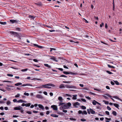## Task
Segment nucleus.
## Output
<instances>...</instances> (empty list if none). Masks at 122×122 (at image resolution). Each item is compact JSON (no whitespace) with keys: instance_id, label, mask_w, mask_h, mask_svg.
Segmentation results:
<instances>
[{"instance_id":"obj_32","label":"nucleus","mask_w":122,"mask_h":122,"mask_svg":"<svg viewBox=\"0 0 122 122\" xmlns=\"http://www.w3.org/2000/svg\"><path fill=\"white\" fill-rule=\"evenodd\" d=\"M69 119L70 120H72V121H76V119L72 117H71V118H70Z\"/></svg>"},{"instance_id":"obj_8","label":"nucleus","mask_w":122,"mask_h":122,"mask_svg":"<svg viewBox=\"0 0 122 122\" xmlns=\"http://www.w3.org/2000/svg\"><path fill=\"white\" fill-rule=\"evenodd\" d=\"M73 106L77 108L78 107L77 106H78L80 105L79 103L78 102H76L75 103H72Z\"/></svg>"},{"instance_id":"obj_27","label":"nucleus","mask_w":122,"mask_h":122,"mask_svg":"<svg viewBox=\"0 0 122 122\" xmlns=\"http://www.w3.org/2000/svg\"><path fill=\"white\" fill-rule=\"evenodd\" d=\"M107 66L108 67L110 68H115V67L114 66H111V65H108Z\"/></svg>"},{"instance_id":"obj_18","label":"nucleus","mask_w":122,"mask_h":122,"mask_svg":"<svg viewBox=\"0 0 122 122\" xmlns=\"http://www.w3.org/2000/svg\"><path fill=\"white\" fill-rule=\"evenodd\" d=\"M65 87V86L63 84H61L59 86V88H63Z\"/></svg>"},{"instance_id":"obj_37","label":"nucleus","mask_w":122,"mask_h":122,"mask_svg":"<svg viewBox=\"0 0 122 122\" xmlns=\"http://www.w3.org/2000/svg\"><path fill=\"white\" fill-rule=\"evenodd\" d=\"M106 72L108 74H113V73L112 72H111L108 71H107Z\"/></svg>"},{"instance_id":"obj_1","label":"nucleus","mask_w":122,"mask_h":122,"mask_svg":"<svg viewBox=\"0 0 122 122\" xmlns=\"http://www.w3.org/2000/svg\"><path fill=\"white\" fill-rule=\"evenodd\" d=\"M58 103L59 104V106H61L60 107V109L61 110L68 109L71 105V103L70 102L68 103L60 102Z\"/></svg>"},{"instance_id":"obj_57","label":"nucleus","mask_w":122,"mask_h":122,"mask_svg":"<svg viewBox=\"0 0 122 122\" xmlns=\"http://www.w3.org/2000/svg\"><path fill=\"white\" fill-rule=\"evenodd\" d=\"M81 100L83 102H86V100L84 99L83 98H81Z\"/></svg>"},{"instance_id":"obj_2","label":"nucleus","mask_w":122,"mask_h":122,"mask_svg":"<svg viewBox=\"0 0 122 122\" xmlns=\"http://www.w3.org/2000/svg\"><path fill=\"white\" fill-rule=\"evenodd\" d=\"M49 86L55 87V86L51 83L48 84L46 85H42L41 86V88H45L50 89L51 88V87Z\"/></svg>"},{"instance_id":"obj_59","label":"nucleus","mask_w":122,"mask_h":122,"mask_svg":"<svg viewBox=\"0 0 122 122\" xmlns=\"http://www.w3.org/2000/svg\"><path fill=\"white\" fill-rule=\"evenodd\" d=\"M63 82L65 83H70V81H63Z\"/></svg>"},{"instance_id":"obj_25","label":"nucleus","mask_w":122,"mask_h":122,"mask_svg":"<svg viewBox=\"0 0 122 122\" xmlns=\"http://www.w3.org/2000/svg\"><path fill=\"white\" fill-rule=\"evenodd\" d=\"M112 4L113 5V10L114 11L115 10L114 0H113Z\"/></svg>"},{"instance_id":"obj_26","label":"nucleus","mask_w":122,"mask_h":122,"mask_svg":"<svg viewBox=\"0 0 122 122\" xmlns=\"http://www.w3.org/2000/svg\"><path fill=\"white\" fill-rule=\"evenodd\" d=\"M63 72L65 74H70V72H69L64 71Z\"/></svg>"},{"instance_id":"obj_51","label":"nucleus","mask_w":122,"mask_h":122,"mask_svg":"<svg viewBox=\"0 0 122 122\" xmlns=\"http://www.w3.org/2000/svg\"><path fill=\"white\" fill-rule=\"evenodd\" d=\"M107 109L108 110H111V108L110 107H109V106H107Z\"/></svg>"},{"instance_id":"obj_33","label":"nucleus","mask_w":122,"mask_h":122,"mask_svg":"<svg viewBox=\"0 0 122 122\" xmlns=\"http://www.w3.org/2000/svg\"><path fill=\"white\" fill-rule=\"evenodd\" d=\"M20 95L19 93H18L15 96V97L16 98L19 97L20 96Z\"/></svg>"},{"instance_id":"obj_47","label":"nucleus","mask_w":122,"mask_h":122,"mask_svg":"<svg viewBox=\"0 0 122 122\" xmlns=\"http://www.w3.org/2000/svg\"><path fill=\"white\" fill-rule=\"evenodd\" d=\"M106 95H107V96H108V97H110V98L112 100V99H113L112 98V96L109 95V94H106Z\"/></svg>"},{"instance_id":"obj_20","label":"nucleus","mask_w":122,"mask_h":122,"mask_svg":"<svg viewBox=\"0 0 122 122\" xmlns=\"http://www.w3.org/2000/svg\"><path fill=\"white\" fill-rule=\"evenodd\" d=\"M51 116L52 117H58V116L56 114H51Z\"/></svg>"},{"instance_id":"obj_31","label":"nucleus","mask_w":122,"mask_h":122,"mask_svg":"<svg viewBox=\"0 0 122 122\" xmlns=\"http://www.w3.org/2000/svg\"><path fill=\"white\" fill-rule=\"evenodd\" d=\"M49 31L51 32H54L55 31H56V32H58L59 31V30H50Z\"/></svg>"},{"instance_id":"obj_38","label":"nucleus","mask_w":122,"mask_h":122,"mask_svg":"<svg viewBox=\"0 0 122 122\" xmlns=\"http://www.w3.org/2000/svg\"><path fill=\"white\" fill-rule=\"evenodd\" d=\"M23 100H22L21 99H20V100L17 101V102H18V103H23Z\"/></svg>"},{"instance_id":"obj_63","label":"nucleus","mask_w":122,"mask_h":122,"mask_svg":"<svg viewBox=\"0 0 122 122\" xmlns=\"http://www.w3.org/2000/svg\"><path fill=\"white\" fill-rule=\"evenodd\" d=\"M111 83L112 85H114L115 84L114 82H113L112 81H111Z\"/></svg>"},{"instance_id":"obj_56","label":"nucleus","mask_w":122,"mask_h":122,"mask_svg":"<svg viewBox=\"0 0 122 122\" xmlns=\"http://www.w3.org/2000/svg\"><path fill=\"white\" fill-rule=\"evenodd\" d=\"M13 101L14 102H17V99H14L13 100Z\"/></svg>"},{"instance_id":"obj_29","label":"nucleus","mask_w":122,"mask_h":122,"mask_svg":"<svg viewBox=\"0 0 122 122\" xmlns=\"http://www.w3.org/2000/svg\"><path fill=\"white\" fill-rule=\"evenodd\" d=\"M30 105L31 103H26L25 104V106L26 107H29L30 106Z\"/></svg>"},{"instance_id":"obj_45","label":"nucleus","mask_w":122,"mask_h":122,"mask_svg":"<svg viewBox=\"0 0 122 122\" xmlns=\"http://www.w3.org/2000/svg\"><path fill=\"white\" fill-rule=\"evenodd\" d=\"M106 95H107V96H108V97H110V98L112 100V99H113L112 98V96L109 95V94H106Z\"/></svg>"},{"instance_id":"obj_46","label":"nucleus","mask_w":122,"mask_h":122,"mask_svg":"<svg viewBox=\"0 0 122 122\" xmlns=\"http://www.w3.org/2000/svg\"><path fill=\"white\" fill-rule=\"evenodd\" d=\"M106 95H107V96H108V97H110V98L112 100V99H113L112 98V96L109 95V94H106Z\"/></svg>"},{"instance_id":"obj_43","label":"nucleus","mask_w":122,"mask_h":122,"mask_svg":"<svg viewBox=\"0 0 122 122\" xmlns=\"http://www.w3.org/2000/svg\"><path fill=\"white\" fill-rule=\"evenodd\" d=\"M24 95H25L28 96L29 95V94L28 93L25 92L24 93Z\"/></svg>"},{"instance_id":"obj_53","label":"nucleus","mask_w":122,"mask_h":122,"mask_svg":"<svg viewBox=\"0 0 122 122\" xmlns=\"http://www.w3.org/2000/svg\"><path fill=\"white\" fill-rule=\"evenodd\" d=\"M11 103L10 101H8L6 102V104L7 105H9Z\"/></svg>"},{"instance_id":"obj_42","label":"nucleus","mask_w":122,"mask_h":122,"mask_svg":"<svg viewBox=\"0 0 122 122\" xmlns=\"http://www.w3.org/2000/svg\"><path fill=\"white\" fill-rule=\"evenodd\" d=\"M40 80V81L41 80V79H38V78L36 79V78H33V79H31V80Z\"/></svg>"},{"instance_id":"obj_36","label":"nucleus","mask_w":122,"mask_h":122,"mask_svg":"<svg viewBox=\"0 0 122 122\" xmlns=\"http://www.w3.org/2000/svg\"><path fill=\"white\" fill-rule=\"evenodd\" d=\"M115 84L117 85H119V83L118 82V81H113Z\"/></svg>"},{"instance_id":"obj_28","label":"nucleus","mask_w":122,"mask_h":122,"mask_svg":"<svg viewBox=\"0 0 122 122\" xmlns=\"http://www.w3.org/2000/svg\"><path fill=\"white\" fill-rule=\"evenodd\" d=\"M10 22H12L13 23H14L16 22V21L14 20H10Z\"/></svg>"},{"instance_id":"obj_10","label":"nucleus","mask_w":122,"mask_h":122,"mask_svg":"<svg viewBox=\"0 0 122 122\" xmlns=\"http://www.w3.org/2000/svg\"><path fill=\"white\" fill-rule=\"evenodd\" d=\"M32 86V85L30 83H27L26 84H23L22 85L20 86Z\"/></svg>"},{"instance_id":"obj_41","label":"nucleus","mask_w":122,"mask_h":122,"mask_svg":"<svg viewBox=\"0 0 122 122\" xmlns=\"http://www.w3.org/2000/svg\"><path fill=\"white\" fill-rule=\"evenodd\" d=\"M70 74L73 75H75L77 74L76 73H75L72 72H70Z\"/></svg>"},{"instance_id":"obj_24","label":"nucleus","mask_w":122,"mask_h":122,"mask_svg":"<svg viewBox=\"0 0 122 122\" xmlns=\"http://www.w3.org/2000/svg\"><path fill=\"white\" fill-rule=\"evenodd\" d=\"M112 114L114 116H116L117 115V113L115 111H113L112 112Z\"/></svg>"},{"instance_id":"obj_17","label":"nucleus","mask_w":122,"mask_h":122,"mask_svg":"<svg viewBox=\"0 0 122 122\" xmlns=\"http://www.w3.org/2000/svg\"><path fill=\"white\" fill-rule=\"evenodd\" d=\"M72 96L73 97L72 98L73 100H76L77 99V95H73Z\"/></svg>"},{"instance_id":"obj_44","label":"nucleus","mask_w":122,"mask_h":122,"mask_svg":"<svg viewBox=\"0 0 122 122\" xmlns=\"http://www.w3.org/2000/svg\"><path fill=\"white\" fill-rule=\"evenodd\" d=\"M106 95H107V96H108V97H110V98L112 100V99H113L112 98V96L109 95V94H106Z\"/></svg>"},{"instance_id":"obj_11","label":"nucleus","mask_w":122,"mask_h":122,"mask_svg":"<svg viewBox=\"0 0 122 122\" xmlns=\"http://www.w3.org/2000/svg\"><path fill=\"white\" fill-rule=\"evenodd\" d=\"M38 106L39 108L41 109L42 110H44V108L43 106L41 104H39L38 105Z\"/></svg>"},{"instance_id":"obj_35","label":"nucleus","mask_w":122,"mask_h":122,"mask_svg":"<svg viewBox=\"0 0 122 122\" xmlns=\"http://www.w3.org/2000/svg\"><path fill=\"white\" fill-rule=\"evenodd\" d=\"M6 22H3L0 21V24L2 25H5L6 24Z\"/></svg>"},{"instance_id":"obj_5","label":"nucleus","mask_w":122,"mask_h":122,"mask_svg":"<svg viewBox=\"0 0 122 122\" xmlns=\"http://www.w3.org/2000/svg\"><path fill=\"white\" fill-rule=\"evenodd\" d=\"M65 87L67 88H73L76 89L77 88L74 85H65Z\"/></svg>"},{"instance_id":"obj_15","label":"nucleus","mask_w":122,"mask_h":122,"mask_svg":"<svg viewBox=\"0 0 122 122\" xmlns=\"http://www.w3.org/2000/svg\"><path fill=\"white\" fill-rule=\"evenodd\" d=\"M36 97L37 98H43V97L40 94H37Z\"/></svg>"},{"instance_id":"obj_22","label":"nucleus","mask_w":122,"mask_h":122,"mask_svg":"<svg viewBox=\"0 0 122 122\" xmlns=\"http://www.w3.org/2000/svg\"><path fill=\"white\" fill-rule=\"evenodd\" d=\"M22 83L20 82H18L17 83L15 84V86H19L21 85L22 84Z\"/></svg>"},{"instance_id":"obj_23","label":"nucleus","mask_w":122,"mask_h":122,"mask_svg":"<svg viewBox=\"0 0 122 122\" xmlns=\"http://www.w3.org/2000/svg\"><path fill=\"white\" fill-rule=\"evenodd\" d=\"M113 105L114 106L118 108L119 107V105L118 104H117V103H114Z\"/></svg>"},{"instance_id":"obj_3","label":"nucleus","mask_w":122,"mask_h":122,"mask_svg":"<svg viewBox=\"0 0 122 122\" xmlns=\"http://www.w3.org/2000/svg\"><path fill=\"white\" fill-rule=\"evenodd\" d=\"M23 108L20 106L18 107H14V109L15 110H20L21 113H24V110L22 109Z\"/></svg>"},{"instance_id":"obj_58","label":"nucleus","mask_w":122,"mask_h":122,"mask_svg":"<svg viewBox=\"0 0 122 122\" xmlns=\"http://www.w3.org/2000/svg\"><path fill=\"white\" fill-rule=\"evenodd\" d=\"M33 61L36 62H38V60L37 59H34L33 60Z\"/></svg>"},{"instance_id":"obj_30","label":"nucleus","mask_w":122,"mask_h":122,"mask_svg":"<svg viewBox=\"0 0 122 122\" xmlns=\"http://www.w3.org/2000/svg\"><path fill=\"white\" fill-rule=\"evenodd\" d=\"M94 89L95 90L99 92H102V90H101V89H96L95 88H94Z\"/></svg>"},{"instance_id":"obj_52","label":"nucleus","mask_w":122,"mask_h":122,"mask_svg":"<svg viewBox=\"0 0 122 122\" xmlns=\"http://www.w3.org/2000/svg\"><path fill=\"white\" fill-rule=\"evenodd\" d=\"M26 113L29 114H31V112L30 111H28L26 112Z\"/></svg>"},{"instance_id":"obj_14","label":"nucleus","mask_w":122,"mask_h":122,"mask_svg":"<svg viewBox=\"0 0 122 122\" xmlns=\"http://www.w3.org/2000/svg\"><path fill=\"white\" fill-rule=\"evenodd\" d=\"M51 57L50 58V59L53 60L57 62V60L56 59V58L54 56H51Z\"/></svg>"},{"instance_id":"obj_4","label":"nucleus","mask_w":122,"mask_h":122,"mask_svg":"<svg viewBox=\"0 0 122 122\" xmlns=\"http://www.w3.org/2000/svg\"><path fill=\"white\" fill-rule=\"evenodd\" d=\"M87 113L89 114H90L91 113L92 114H95V111L91 108H90L89 109H87Z\"/></svg>"},{"instance_id":"obj_7","label":"nucleus","mask_w":122,"mask_h":122,"mask_svg":"<svg viewBox=\"0 0 122 122\" xmlns=\"http://www.w3.org/2000/svg\"><path fill=\"white\" fill-rule=\"evenodd\" d=\"M51 107L53 109L55 110H57L58 108L57 106L56 105H52L51 106Z\"/></svg>"},{"instance_id":"obj_19","label":"nucleus","mask_w":122,"mask_h":122,"mask_svg":"<svg viewBox=\"0 0 122 122\" xmlns=\"http://www.w3.org/2000/svg\"><path fill=\"white\" fill-rule=\"evenodd\" d=\"M105 119L107 120L105 121L106 122H109V121H110L111 120V118H108L107 117H106L105 118Z\"/></svg>"},{"instance_id":"obj_40","label":"nucleus","mask_w":122,"mask_h":122,"mask_svg":"<svg viewBox=\"0 0 122 122\" xmlns=\"http://www.w3.org/2000/svg\"><path fill=\"white\" fill-rule=\"evenodd\" d=\"M7 75L11 77L13 76V75L12 74H7Z\"/></svg>"},{"instance_id":"obj_12","label":"nucleus","mask_w":122,"mask_h":122,"mask_svg":"<svg viewBox=\"0 0 122 122\" xmlns=\"http://www.w3.org/2000/svg\"><path fill=\"white\" fill-rule=\"evenodd\" d=\"M58 99L61 102H62L63 100V99L62 97L61 96H59L58 97Z\"/></svg>"},{"instance_id":"obj_16","label":"nucleus","mask_w":122,"mask_h":122,"mask_svg":"<svg viewBox=\"0 0 122 122\" xmlns=\"http://www.w3.org/2000/svg\"><path fill=\"white\" fill-rule=\"evenodd\" d=\"M35 4L37 5H39L40 6H42V4L41 2L35 3Z\"/></svg>"},{"instance_id":"obj_13","label":"nucleus","mask_w":122,"mask_h":122,"mask_svg":"<svg viewBox=\"0 0 122 122\" xmlns=\"http://www.w3.org/2000/svg\"><path fill=\"white\" fill-rule=\"evenodd\" d=\"M113 97L114 98L117 99L118 100H120L122 102V99L119 98V97L117 96H114Z\"/></svg>"},{"instance_id":"obj_55","label":"nucleus","mask_w":122,"mask_h":122,"mask_svg":"<svg viewBox=\"0 0 122 122\" xmlns=\"http://www.w3.org/2000/svg\"><path fill=\"white\" fill-rule=\"evenodd\" d=\"M104 25V23L103 22L100 25V27H102V26Z\"/></svg>"},{"instance_id":"obj_64","label":"nucleus","mask_w":122,"mask_h":122,"mask_svg":"<svg viewBox=\"0 0 122 122\" xmlns=\"http://www.w3.org/2000/svg\"><path fill=\"white\" fill-rule=\"evenodd\" d=\"M0 109L1 110H3L4 109V107L3 106H1L0 107Z\"/></svg>"},{"instance_id":"obj_9","label":"nucleus","mask_w":122,"mask_h":122,"mask_svg":"<svg viewBox=\"0 0 122 122\" xmlns=\"http://www.w3.org/2000/svg\"><path fill=\"white\" fill-rule=\"evenodd\" d=\"M92 103L94 105H96V104H97L99 105H101L98 102H97L95 100H93L92 102Z\"/></svg>"},{"instance_id":"obj_62","label":"nucleus","mask_w":122,"mask_h":122,"mask_svg":"<svg viewBox=\"0 0 122 122\" xmlns=\"http://www.w3.org/2000/svg\"><path fill=\"white\" fill-rule=\"evenodd\" d=\"M43 93L45 95H47V93L46 92H44Z\"/></svg>"},{"instance_id":"obj_34","label":"nucleus","mask_w":122,"mask_h":122,"mask_svg":"<svg viewBox=\"0 0 122 122\" xmlns=\"http://www.w3.org/2000/svg\"><path fill=\"white\" fill-rule=\"evenodd\" d=\"M81 109L83 110H85L86 109V107L84 106H82L81 107Z\"/></svg>"},{"instance_id":"obj_60","label":"nucleus","mask_w":122,"mask_h":122,"mask_svg":"<svg viewBox=\"0 0 122 122\" xmlns=\"http://www.w3.org/2000/svg\"><path fill=\"white\" fill-rule=\"evenodd\" d=\"M10 68L12 69H14L15 70H18V68H15V67H11Z\"/></svg>"},{"instance_id":"obj_21","label":"nucleus","mask_w":122,"mask_h":122,"mask_svg":"<svg viewBox=\"0 0 122 122\" xmlns=\"http://www.w3.org/2000/svg\"><path fill=\"white\" fill-rule=\"evenodd\" d=\"M44 66L47 67L48 68H51V66H49L48 64H44Z\"/></svg>"},{"instance_id":"obj_6","label":"nucleus","mask_w":122,"mask_h":122,"mask_svg":"<svg viewBox=\"0 0 122 122\" xmlns=\"http://www.w3.org/2000/svg\"><path fill=\"white\" fill-rule=\"evenodd\" d=\"M78 113L79 114H81L82 115H83L84 114L85 115H87V112L86 110H84L83 111V112H82L80 110L78 111Z\"/></svg>"},{"instance_id":"obj_50","label":"nucleus","mask_w":122,"mask_h":122,"mask_svg":"<svg viewBox=\"0 0 122 122\" xmlns=\"http://www.w3.org/2000/svg\"><path fill=\"white\" fill-rule=\"evenodd\" d=\"M29 17L30 18L32 19H33L34 18V17L32 15H29Z\"/></svg>"},{"instance_id":"obj_39","label":"nucleus","mask_w":122,"mask_h":122,"mask_svg":"<svg viewBox=\"0 0 122 122\" xmlns=\"http://www.w3.org/2000/svg\"><path fill=\"white\" fill-rule=\"evenodd\" d=\"M28 70V69L27 68H26V69H25L22 70H21V71H22L24 72V71H27Z\"/></svg>"},{"instance_id":"obj_49","label":"nucleus","mask_w":122,"mask_h":122,"mask_svg":"<svg viewBox=\"0 0 122 122\" xmlns=\"http://www.w3.org/2000/svg\"><path fill=\"white\" fill-rule=\"evenodd\" d=\"M59 77H67V76L64 75H60Z\"/></svg>"},{"instance_id":"obj_61","label":"nucleus","mask_w":122,"mask_h":122,"mask_svg":"<svg viewBox=\"0 0 122 122\" xmlns=\"http://www.w3.org/2000/svg\"><path fill=\"white\" fill-rule=\"evenodd\" d=\"M17 30L18 31H20V29L19 28H16Z\"/></svg>"},{"instance_id":"obj_48","label":"nucleus","mask_w":122,"mask_h":122,"mask_svg":"<svg viewBox=\"0 0 122 122\" xmlns=\"http://www.w3.org/2000/svg\"><path fill=\"white\" fill-rule=\"evenodd\" d=\"M106 95H107V96H108V97H110V98L112 100V99H113L112 98V96L109 95V94H106Z\"/></svg>"},{"instance_id":"obj_54","label":"nucleus","mask_w":122,"mask_h":122,"mask_svg":"<svg viewBox=\"0 0 122 122\" xmlns=\"http://www.w3.org/2000/svg\"><path fill=\"white\" fill-rule=\"evenodd\" d=\"M105 113L107 115H109V112L108 111H106Z\"/></svg>"}]
</instances>
